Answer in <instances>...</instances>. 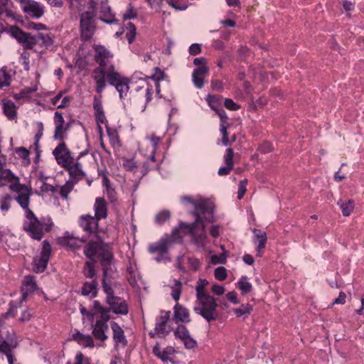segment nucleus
<instances>
[{
  "label": "nucleus",
  "mask_w": 364,
  "mask_h": 364,
  "mask_svg": "<svg viewBox=\"0 0 364 364\" xmlns=\"http://www.w3.org/2000/svg\"><path fill=\"white\" fill-rule=\"evenodd\" d=\"M36 289V283L33 276L28 275L26 276L21 287L22 292V301L25 300L26 296L34 291Z\"/></svg>",
  "instance_id": "nucleus-26"
},
{
  "label": "nucleus",
  "mask_w": 364,
  "mask_h": 364,
  "mask_svg": "<svg viewBox=\"0 0 364 364\" xmlns=\"http://www.w3.org/2000/svg\"><path fill=\"white\" fill-rule=\"evenodd\" d=\"M337 204L341 208L344 216L350 215L354 209V201L353 200H348L347 201L339 200Z\"/></svg>",
  "instance_id": "nucleus-34"
},
{
  "label": "nucleus",
  "mask_w": 364,
  "mask_h": 364,
  "mask_svg": "<svg viewBox=\"0 0 364 364\" xmlns=\"http://www.w3.org/2000/svg\"><path fill=\"white\" fill-rule=\"evenodd\" d=\"M214 275L216 279L223 281L227 277L226 269L224 267H219L215 269Z\"/></svg>",
  "instance_id": "nucleus-48"
},
{
  "label": "nucleus",
  "mask_w": 364,
  "mask_h": 364,
  "mask_svg": "<svg viewBox=\"0 0 364 364\" xmlns=\"http://www.w3.org/2000/svg\"><path fill=\"white\" fill-rule=\"evenodd\" d=\"M102 96H94L93 108L95 110V117L98 123L104 124L106 122V117L103 110L102 104Z\"/></svg>",
  "instance_id": "nucleus-24"
},
{
  "label": "nucleus",
  "mask_w": 364,
  "mask_h": 364,
  "mask_svg": "<svg viewBox=\"0 0 364 364\" xmlns=\"http://www.w3.org/2000/svg\"><path fill=\"white\" fill-rule=\"evenodd\" d=\"M206 100L208 102L209 105L210 106L211 109L214 110H217V103H218V99L216 96L215 95H208L206 97Z\"/></svg>",
  "instance_id": "nucleus-61"
},
{
  "label": "nucleus",
  "mask_w": 364,
  "mask_h": 364,
  "mask_svg": "<svg viewBox=\"0 0 364 364\" xmlns=\"http://www.w3.org/2000/svg\"><path fill=\"white\" fill-rule=\"evenodd\" d=\"M54 122L55 125L54 139L56 140H63L65 138L64 132L69 129V124L64 126V119L62 114L59 112H55Z\"/></svg>",
  "instance_id": "nucleus-18"
},
{
  "label": "nucleus",
  "mask_w": 364,
  "mask_h": 364,
  "mask_svg": "<svg viewBox=\"0 0 364 364\" xmlns=\"http://www.w3.org/2000/svg\"><path fill=\"white\" fill-rule=\"evenodd\" d=\"M211 87L213 90L217 91L223 90V85L220 80H214L211 81Z\"/></svg>",
  "instance_id": "nucleus-64"
},
{
  "label": "nucleus",
  "mask_w": 364,
  "mask_h": 364,
  "mask_svg": "<svg viewBox=\"0 0 364 364\" xmlns=\"http://www.w3.org/2000/svg\"><path fill=\"white\" fill-rule=\"evenodd\" d=\"M21 5L24 13L33 18H39L44 14V6L34 0H26Z\"/></svg>",
  "instance_id": "nucleus-12"
},
{
  "label": "nucleus",
  "mask_w": 364,
  "mask_h": 364,
  "mask_svg": "<svg viewBox=\"0 0 364 364\" xmlns=\"http://www.w3.org/2000/svg\"><path fill=\"white\" fill-rule=\"evenodd\" d=\"M153 353L163 362L170 361L171 363H174V361L170 358V355L175 353V349L173 347L168 346L161 350L159 345L157 343L153 348Z\"/></svg>",
  "instance_id": "nucleus-22"
},
{
  "label": "nucleus",
  "mask_w": 364,
  "mask_h": 364,
  "mask_svg": "<svg viewBox=\"0 0 364 364\" xmlns=\"http://www.w3.org/2000/svg\"><path fill=\"white\" fill-rule=\"evenodd\" d=\"M87 239L75 237L69 232H66L63 237L58 238V244L63 247H67L71 250H78L80 247V243L85 242Z\"/></svg>",
  "instance_id": "nucleus-15"
},
{
  "label": "nucleus",
  "mask_w": 364,
  "mask_h": 364,
  "mask_svg": "<svg viewBox=\"0 0 364 364\" xmlns=\"http://www.w3.org/2000/svg\"><path fill=\"white\" fill-rule=\"evenodd\" d=\"M211 262L213 264H225L227 260V255L225 252H223L220 255H213L210 258Z\"/></svg>",
  "instance_id": "nucleus-49"
},
{
  "label": "nucleus",
  "mask_w": 364,
  "mask_h": 364,
  "mask_svg": "<svg viewBox=\"0 0 364 364\" xmlns=\"http://www.w3.org/2000/svg\"><path fill=\"white\" fill-rule=\"evenodd\" d=\"M57 163L62 167L68 166V164L73 163L74 159L65 142L59 144L53 151Z\"/></svg>",
  "instance_id": "nucleus-9"
},
{
  "label": "nucleus",
  "mask_w": 364,
  "mask_h": 364,
  "mask_svg": "<svg viewBox=\"0 0 364 364\" xmlns=\"http://www.w3.org/2000/svg\"><path fill=\"white\" fill-rule=\"evenodd\" d=\"M173 284L171 286V296L177 302L180 299L183 284L177 279H173Z\"/></svg>",
  "instance_id": "nucleus-35"
},
{
  "label": "nucleus",
  "mask_w": 364,
  "mask_h": 364,
  "mask_svg": "<svg viewBox=\"0 0 364 364\" xmlns=\"http://www.w3.org/2000/svg\"><path fill=\"white\" fill-rule=\"evenodd\" d=\"M209 68L208 66L198 67L193 70L192 73V80L194 85L201 89L204 85V77L208 73Z\"/></svg>",
  "instance_id": "nucleus-19"
},
{
  "label": "nucleus",
  "mask_w": 364,
  "mask_h": 364,
  "mask_svg": "<svg viewBox=\"0 0 364 364\" xmlns=\"http://www.w3.org/2000/svg\"><path fill=\"white\" fill-rule=\"evenodd\" d=\"M16 348V345L9 344L7 341L5 340H2L0 338V352L4 353V354L9 353L12 351L14 348Z\"/></svg>",
  "instance_id": "nucleus-47"
},
{
  "label": "nucleus",
  "mask_w": 364,
  "mask_h": 364,
  "mask_svg": "<svg viewBox=\"0 0 364 364\" xmlns=\"http://www.w3.org/2000/svg\"><path fill=\"white\" fill-rule=\"evenodd\" d=\"M257 240L258 242V245H257L258 256L260 257L261 256V250L265 247V245L267 243V235H261V237H259V238H257Z\"/></svg>",
  "instance_id": "nucleus-54"
},
{
  "label": "nucleus",
  "mask_w": 364,
  "mask_h": 364,
  "mask_svg": "<svg viewBox=\"0 0 364 364\" xmlns=\"http://www.w3.org/2000/svg\"><path fill=\"white\" fill-rule=\"evenodd\" d=\"M75 341H77L81 345L88 347H93L94 342L92 337L89 335L85 336L80 332H77L73 335Z\"/></svg>",
  "instance_id": "nucleus-32"
},
{
  "label": "nucleus",
  "mask_w": 364,
  "mask_h": 364,
  "mask_svg": "<svg viewBox=\"0 0 364 364\" xmlns=\"http://www.w3.org/2000/svg\"><path fill=\"white\" fill-rule=\"evenodd\" d=\"M94 210V217L99 220L107 217V203L104 198L99 197L95 199Z\"/></svg>",
  "instance_id": "nucleus-20"
},
{
  "label": "nucleus",
  "mask_w": 364,
  "mask_h": 364,
  "mask_svg": "<svg viewBox=\"0 0 364 364\" xmlns=\"http://www.w3.org/2000/svg\"><path fill=\"white\" fill-rule=\"evenodd\" d=\"M108 329L107 323L96 321L95 324L92 325V334L96 339L105 341L107 339L105 331H108Z\"/></svg>",
  "instance_id": "nucleus-27"
},
{
  "label": "nucleus",
  "mask_w": 364,
  "mask_h": 364,
  "mask_svg": "<svg viewBox=\"0 0 364 364\" xmlns=\"http://www.w3.org/2000/svg\"><path fill=\"white\" fill-rule=\"evenodd\" d=\"M8 33L22 45L25 50H32L35 46V39L33 36L23 31L16 26H11L8 30Z\"/></svg>",
  "instance_id": "nucleus-7"
},
{
  "label": "nucleus",
  "mask_w": 364,
  "mask_h": 364,
  "mask_svg": "<svg viewBox=\"0 0 364 364\" xmlns=\"http://www.w3.org/2000/svg\"><path fill=\"white\" fill-rule=\"evenodd\" d=\"M217 306L215 299L213 296L207 295L197 298L193 311L201 315L208 323H210L217 319Z\"/></svg>",
  "instance_id": "nucleus-3"
},
{
  "label": "nucleus",
  "mask_w": 364,
  "mask_h": 364,
  "mask_svg": "<svg viewBox=\"0 0 364 364\" xmlns=\"http://www.w3.org/2000/svg\"><path fill=\"white\" fill-rule=\"evenodd\" d=\"M173 319L176 323L178 321L189 322L191 320L188 310L178 303H176L173 307Z\"/></svg>",
  "instance_id": "nucleus-25"
},
{
  "label": "nucleus",
  "mask_w": 364,
  "mask_h": 364,
  "mask_svg": "<svg viewBox=\"0 0 364 364\" xmlns=\"http://www.w3.org/2000/svg\"><path fill=\"white\" fill-rule=\"evenodd\" d=\"M96 31L95 14L91 11H85L80 15V38L86 41L91 39Z\"/></svg>",
  "instance_id": "nucleus-5"
},
{
  "label": "nucleus",
  "mask_w": 364,
  "mask_h": 364,
  "mask_svg": "<svg viewBox=\"0 0 364 364\" xmlns=\"http://www.w3.org/2000/svg\"><path fill=\"white\" fill-rule=\"evenodd\" d=\"M3 110L4 114L9 120H13L16 118V107L13 101H3Z\"/></svg>",
  "instance_id": "nucleus-30"
},
{
  "label": "nucleus",
  "mask_w": 364,
  "mask_h": 364,
  "mask_svg": "<svg viewBox=\"0 0 364 364\" xmlns=\"http://www.w3.org/2000/svg\"><path fill=\"white\" fill-rule=\"evenodd\" d=\"M171 242V239L162 240L159 242L151 245L149 248V251L152 254L157 252L161 255H164L167 252L168 247Z\"/></svg>",
  "instance_id": "nucleus-29"
},
{
  "label": "nucleus",
  "mask_w": 364,
  "mask_h": 364,
  "mask_svg": "<svg viewBox=\"0 0 364 364\" xmlns=\"http://www.w3.org/2000/svg\"><path fill=\"white\" fill-rule=\"evenodd\" d=\"M179 0H167V3L169 6L175 9L176 10L183 11L186 9L185 6H179L178 4Z\"/></svg>",
  "instance_id": "nucleus-63"
},
{
  "label": "nucleus",
  "mask_w": 364,
  "mask_h": 364,
  "mask_svg": "<svg viewBox=\"0 0 364 364\" xmlns=\"http://www.w3.org/2000/svg\"><path fill=\"white\" fill-rule=\"evenodd\" d=\"M99 221L95 217L86 214L80 216L78 223L85 232L97 235L99 230Z\"/></svg>",
  "instance_id": "nucleus-11"
},
{
  "label": "nucleus",
  "mask_w": 364,
  "mask_h": 364,
  "mask_svg": "<svg viewBox=\"0 0 364 364\" xmlns=\"http://www.w3.org/2000/svg\"><path fill=\"white\" fill-rule=\"evenodd\" d=\"M33 38L35 39V46L36 44H40L41 46L47 48L50 46L53 43L49 34L39 33L35 36H33Z\"/></svg>",
  "instance_id": "nucleus-31"
},
{
  "label": "nucleus",
  "mask_w": 364,
  "mask_h": 364,
  "mask_svg": "<svg viewBox=\"0 0 364 364\" xmlns=\"http://www.w3.org/2000/svg\"><path fill=\"white\" fill-rule=\"evenodd\" d=\"M189 53L191 55H196L201 53V46L198 43H193L189 47Z\"/></svg>",
  "instance_id": "nucleus-60"
},
{
  "label": "nucleus",
  "mask_w": 364,
  "mask_h": 364,
  "mask_svg": "<svg viewBox=\"0 0 364 364\" xmlns=\"http://www.w3.org/2000/svg\"><path fill=\"white\" fill-rule=\"evenodd\" d=\"M247 183V179H244L240 182L239 190L237 193L238 199H241L246 192V185Z\"/></svg>",
  "instance_id": "nucleus-59"
},
{
  "label": "nucleus",
  "mask_w": 364,
  "mask_h": 364,
  "mask_svg": "<svg viewBox=\"0 0 364 364\" xmlns=\"http://www.w3.org/2000/svg\"><path fill=\"white\" fill-rule=\"evenodd\" d=\"M192 214L196 217L195 221L192 223L180 221L178 227L172 232L173 240L181 239L179 232L181 231L184 235H191V242L197 248H205L208 237L204 221L211 223L214 220L212 203L208 200L198 202Z\"/></svg>",
  "instance_id": "nucleus-1"
},
{
  "label": "nucleus",
  "mask_w": 364,
  "mask_h": 364,
  "mask_svg": "<svg viewBox=\"0 0 364 364\" xmlns=\"http://www.w3.org/2000/svg\"><path fill=\"white\" fill-rule=\"evenodd\" d=\"M106 301L109 305V309L113 313L122 315H127L128 314V306L123 299L119 296H114L106 299Z\"/></svg>",
  "instance_id": "nucleus-14"
},
{
  "label": "nucleus",
  "mask_w": 364,
  "mask_h": 364,
  "mask_svg": "<svg viewBox=\"0 0 364 364\" xmlns=\"http://www.w3.org/2000/svg\"><path fill=\"white\" fill-rule=\"evenodd\" d=\"M233 156H234V151L232 149L228 148L226 149L225 154L224 156V161L225 163V165L230 166L231 167H234V162H233Z\"/></svg>",
  "instance_id": "nucleus-46"
},
{
  "label": "nucleus",
  "mask_w": 364,
  "mask_h": 364,
  "mask_svg": "<svg viewBox=\"0 0 364 364\" xmlns=\"http://www.w3.org/2000/svg\"><path fill=\"white\" fill-rule=\"evenodd\" d=\"M97 282L96 280H92L90 282H85L83 287L82 288V294L85 296H87L90 294H92V297H95L97 296Z\"/></svg>",
  "instance_id": "nucleus-33"
},
{
  "label": "nucleus",
  "mask_w": 364,
  "mask_h": 364,
  "mask_svg": "<svg viewBox=\"0 0 364 364\" xmlns=\"http://www.w3.org/2000/svg\"><path fill=\"white\" fill-rule=\"evenodd\" d=\"M136 34V28L135 25L132 22H129L126 26V37L129 44L132 43L135 40Z\"/></svg>",
  "instance_id": "nucleus-38"
},
{
  "label": "nucleus",
  "mask_w": 364,
  "mask_h": 364,
  "mask_svg": "<svg viewBox=\"0 0 364 364\" xmlns=\"http://www.w3.org/2000/svg\"><path fill=\"white\" fill-rule=\"evenodd\" d=\"M183 343L187 349H193L197 346V342L194 340L191 335L186 338Z\"/></svg>",
  "instance_id": "nucleus-52"
},
{
  "label": "nucleus",
  "mask_w": 364,
  "mask_h": 364,
  "mask_svg": "<svg viewBox=\"0 0 364 364\" xmlns=\"http://www.w3.org/2000/svg\"><path fill=\"white\" fill-rule=\"evenodd\" d=\"M144 89L145 91V97L146 102H149L151 100L152 95H153V87L151 85L149 84H146V86H141V90Z\"/></svg>",
  "instance_id": "nucleus-56"
},
{
  "label": "nucleus",
  "mask_w": 364,
  "mask_h": 364,
  "mask_svg": "<svg viewBox=\"0 0 364 364\" xmlns=\"http://www.w3.org/2000/svg\"><path fill=\"white\" fill-rule=\"evenodd\" d=\"M74 188V183L72 181H68L66 182V183L63 186H62L60 188L59 193L60 196L65 199L67 200L68 198L69 193L72 191V190Z\"/></svg>",
  "instance_id": "nucleus-40"
},
{
  "label": "nucleus",
  "mask_w": 364,
  "mask_h": 364,
  "mask_svg": "<svg viewBox=\"0 0 364 364\" xmlns=\"http://www.w3.org/2000/svg\"><path fill=\"white\" fill-rule=\"evenodd\" d=\"M84 275L88 278H94L96 275L94 264L91 262H86L85 264Z\"/></svg>",
  "instance_id": "nucleus-45"
},
{
  "label": "nucleus",
  "mask_w": 364,
  "mask_h": 364,
  "mask_svg": "<svg viewBox=\"0 0 364 364\" xmlns=\"http://www.w3.org/2000/svg\"><path fill=\"white\" fill-rule=\"evenodd\" d=\"M13 198L9 195H4L0 198V209L1 211H8L11 208V203Z\"/></svg>",
  "instance_id": "nucleus-42"
},
{
  "label": "nucleus",
  "mask_w": 364,
  "mask_h": 364,
  "mask_svg": "<svg viewBox=\"0 0 364 364\" xmlns=\"http://www.w3.org/2000/svg\"><path fill=\"white\" fill-rule=\"evenodd\" d=\"M170 217L171 213L168 210H162L156 215L155 220L156 223L161 225L168 220Z\"/></svg>",
  "instance_id": "nucleus-44"
},
{
  "label": "nucleus",
  "mask_w": 364,
  "mask_h": 364,
  "mask_svg": "<svg viewBox=\"0 0 364 364\" xmlns=\"http://www.w3.org/2000/svg\"><path fill=\"white\" fill-rule=\"evenodd\" d=\"M257 240L258 242V245H257L258 256L260 257L261 256V250L265 247V245L267 243V235H261V237H259V238H257Z\"/></svg>",
  "instance_id": "nucleus-55"
},
{
  "label": "nucleus",
  "mask_w": 364,
  "mask_h": 364,
  "mask_svg": "<svg viewBox=\"0 0 364 364\" xmlns=\"http://www.w3.org/2000/svg\"><path fill=\"white\" fill-rule=\"evenodd\" d=\"M100 18L108 24L118 23L119 21L115 18L107 0H102L100 10Z\"/></svg>",
  "instance_id": "nucleus-17"
},
{
  "label": "nucleus",
  "mask_w": 364,
  "mask_h": 364,
  "mask_svg": "<svg viewBox=\"0 0 364 364\" xmlns=\"http://www.w3.org/2000/svg\"><path fill=\"white\" fill-rule=\"evenodd\" d=\"M174 335L177 338L183 341L190 335V333L186 326L181 324L178 325L174 331Z\"/></svg>",
  "instance_id": "nucleus-41"
},
{
  "label": "nucleus",
  "mask_w": 364,
  "mask_h": 364,
  "mask_svg": "<svg viewBox=\"0 0 364 364\" xmlns=\"http://www.w3.org/2000/svg\"><path fill=\"white\" fill-rule=\"evenodd\" d=\"M227 129H228V125L224 124V123H221L220 132L223 135L222 143L225 146H228L230 144V141L228 139V136Z\"/></svg>",
  "instance_id": "nucleus-51"
},
{
  "label": "nucleus",
  "mask_w": 364,
  "mask_h": 364,
  "mask_svg": "<svg viewBox=\"0 0 364 364\" xmlns=\"http://www.w3.org/2000/svg\"><path fill=\"white\" fill-rule=\"evenodd\" d=\"M11 77L7 73L6 69H0V90L4 87H8L11 84Z\"/></svg>",
  "instance_id": "nucleus-39"
},
{
  "label": "nucleus",
  "mask_w": 364,
  "mask_h": 364,
  "mask_svg": "<svg viewBox=\"0 0 364 364\" xmlns=\"http://www.w3.org/2000/svg\"><path fill=\"white\" fill-rule=\"evenodd\" d=\"M122 166L127 171H133L136 168V164L133 159H123Z\"/></svg>",
  "instance_id": "nucleus-53"
},
{
  "label": "nucleus",
  "mask_w": 364,
  "mask_h": 364,
  "mask_svg": "<svg viewBox=\"0 0 364 364\" xmlns=\"http://www.w3.org/2000/svg\"><path fill=\"white\" fill-rule=\"evenodd\" d=\"M9 189L17 193L14 199L22 208H27L29 206L30 198L32 194L31 188L16 181L9 185Z\"/></svg>",
  "instance_id": "nucleus-6"
},
{
  "label": "nucleus",
  "mask_w": 364,
  "mask_h": 364,
  "mask_svg": "<svg viewBox=\"0 0 364 364\" xmlns=\"http://www.w3.org/2000/svg\"><path fill=\"white\" fill-rule=\"evenodd\" d=\"M107 194L112 203H114L117 200V193L115 190L112 187L109 186L106 188Z\"/></svg>",
  "instance_id": "nucleus-62"
},
{
  "label": "nucleus",
  "mask_w": 364,
  "mask_h": 364,
  "mask_svg": "<svg viewBox=\"0 0 364 364\" xmlns=\"http://www.w3.org/2000/svg\"><path fill=\"white\" fill-rule=\"evenodd\" d=\"M225 107L230 110H237L240 108V106L237 105L232 99L226 98L224 102Z\"/></svg>",
  "instance_id": "nucleus-57"
},
{
  "label": "nucleus",
  "mask_w": 364,
  "mask_h": 364,
  "mask_svg": "<svg viewBox=\"0 0 364 364\" xmlns=\"http://www.w3.org/2000/svg\"><path fill=\"white\" fill-rule=\"evenodd\" d=\"M51 252V246L47 240L43 242L40 257H35L33 261V271L41 273L45 271Z\"/></svg>",
  "instance_id": "nucleus-8"
},
{
  "label": "nucleus",
  "mask_w": 364,
  "mask_h": 364,
  "mask_svg": "<svg viewBox=\"0 0 364 364\" xmlns=\"http://www.w3.org/2000/svg\"><path fill=\"white\" fill-rule=\"evenodd\" d=\"M208 282L205 279H199L196 283V299L200 298V296H205L208 295L205 292V287L208 285Z\"/></svg>",
  "instance_id": "nucleus-37"
},
{
  "label": "nucleus",
  "mask_w": 364,
  "mask_h": 364,
  "mask_svg": "<svg viewBox=\"0 0 364 364\" xmlns=\"http://www.w3.org/2000/svg\"><path fill=\"white\" fill-rule=\"evenodd\" d=\"M236 285L243 295L250 292L252 289V284L247 282L246 276L242 277Z\"/></svg>",
  "instance_id": "nucleus-36"
},
{
  "label": "nucleus",
  "mask_w": 364,
  "mask_h": 364,
  "mask_svg": "<svg viewBox=\"0 0 364 364\" xmlns=\"http://www.w3.org/2000/svg\"><path fill=\"white\" fill-rule=\"evenodd\" d=\"M107 73V68L102 67H97L92 71V77L96 83L95 90L98 94H101L106 87Z\"/></svg>",
  "instance_id": "nucleus-16"
},
{
  "label": "nucleus",
  "mask_w": 364,
  "mask_h": 364,
  "mask_svg": "<svg viewBox=\"0 0 364 364\" xmlns=\"http://www.w3.org/2000/svg\"><path fill=\"white\" fill-rule=\"evenodd\" d=\"M63 168L68 171L70 177L76 181L82 179L85 176L81 164L77 161L70 163L68 166H64Z\"/></svg>",
  "instance_id": "nucleus-21"
},
{
  "label": "nucleus",
  "mask_w": 364,
  "mask_h": 364,
  "mask_svg": "<svg viewBox=\"0 0 364 364\" xmlns=\"http://www.w3.org/2000/svg\"><path fill=\"white\" fill-rule=\"evenodd\" d=\"M136 17V13L134 11L133 7L129 5L127 11L123 14V19L128 20L135 18Z\"/></svg>",
  "instance_id": "nucleus-58"
},
{
  "label": "nucleus",
  "mask_w": 364,
  "mask_h": 364,
  "mask_svg": "<svg viewBox=\"0 0 364 364\" xmlns=\"http://www.w3.org/2000/svg\"><path fill=\"white\" fill-rule=\"evenodd\" d=\"M23 228L34 240H41L43 237V225L39 220L25 222Z\"/></svg>",
  "instance_id": "nucleus-13"
},
{
  "label": "nucleus",
  "mask_w": 364,
  "mask_h": 364,
  "mask_svg": "<svg viewBox=\"0 0 364 364\" xmlns=\"http://www.w3.org/2000/svg\"><path fill=\"white\" fill-rule=\"evenodd\" d=\"M170 311H163L159 317V321L156 324L154 330L160 338H164L168 333L166 331V326L170 318Z\"/></svg>",
  "instance_id": "nucleus-23"
},
{
  "label": "nucleus",
  "mask_w": 364,
  "mask_h": 364,
  "mask_svg": "<svg viewBox=\"0 0 364 364\" xmlns=\"http://www.w3.org/2000/svg\"><path fill=\"white\" fill-rule=\"evenodd\" d=\"M252 311V306L250 304L242 305L239 308L234 309L233 311L237 316L240 317L243 315H249Z\"/></svg>",
  "instance_id": "nucleus-43"
},
{
  "label": "nucleus",
  "mask_w": 364,
  "mask_h": 364,
  "mask_svg": "<svg viewBox=\"0 0 364 364\" xmlns=\"http://www.w3.org/2000/svg\"><path fill=\"white\" fill-rule=\"evenodd\" d=\"M94 59L99 65L98 67L108 69L109 66L112 65L110 60L113 58V55L105 46L101 45H95L94 46Z\"/></svg>",
  "instance_id": "nucleus-10"
},
{
  "label": "nucleus",
  "mask_w": 364,
  "mask_h": 364,
  "mask_svg": "<svg viewBox=\"0 0 364 364\" xmlns=\"http://www.w3.org/2000/svg\"><path fill=\"white\" fill-rule=\"evenodd\" d=\"M111 328L113 331V339L116 343V345L122 344L123 346H126L127 341L124 336V333L123 329L119 326L117 322L111 323Z\"/></svg>",
  "instance_id": "nucleus-28"
},
{
  "label": "nucleus",
  "mask_w": 364,
  "mask_h": 364,
  "mask_svg": "<svg viewBox=\"0 0 364 364\" xmlns=\"http://www.w3.org/2000/svg\"><path fill=\"white\" fill-rule=\"evenodd\" d=\"M97 238L98 240L90 242L85 246L84 254L95 262L96 258L100 260L103 270L102 288L107 294V299H109L115 296L112 282L108 279L109 274L112 271L111 265L114 256L110 245L103 242L99 237Z\"/></svg>",
  "instance_id": "nucleus-2"
},
{
  "label": "nucleus",
  "mask_w": 364,
  "mask_h": 364,
  "mask_svg": "<svg viewBox=\"0 0 364 364\" xmlns=\"http://www.w3.org/2000/svg\"><path fill=\"white\" fill-rule=\"evenodd\" d=\"M86 4V0H70V6L77 11L82 10Z\"/></svg>",
  "instance_id": "nucleus-50"
},
{
  "label": "nucleus",
  "mask_w": 364,
  "mask_h": 364,
  "mask_svg": "<svg viewBox=\"0 0 364 364\" xmlns=\"http://www.w3.org/2000/svg\"><path fill=\"white\" fill-rule=\"evenodd\" d=\"M107 78L109 85L114 86L122 99L129 92L130 80L126 77L122 76L115 71L114 66L110 65L107 70Z\"/></svg>",
  "instance_id": "nucleus-4"
}]
</instances>
